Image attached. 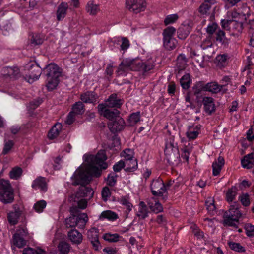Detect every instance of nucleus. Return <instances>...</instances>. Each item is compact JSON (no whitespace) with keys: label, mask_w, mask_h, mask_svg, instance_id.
Here are the masks:
<instances>
[{"label":"nucleus","mask_w":254,"mask_h":254,"mask_svg":"<svg viewBox=\"0 0 254 254\" xmlns=\"http://www.w3.org/2000/svg\"><path fill=\"white\" fill-rule=\"evenodd\" d=\"M33 62L38 66H44L43 75L46 77V87L48 91H52L56 89L60 83V77L62 76L63 69L56 64L52 62L48 64L40 59H33Z\"/></svg>","instance_id":"1"},{"label":"nucleus","mask_w":254,"mask_h":254,"mask_svg":"<svg viewBox=\"0 0 254 254\" xmlns=\"http://www.w3.org/2000/svg\"><path fill=\"white\" fill-rule=\"evenodd\" d=\"M154 66L155 65L151 61L143 62L135 59H125L119 64L117 72L119 75L125 74L128 69L145 73L153 69Z\"/></svg>","instance_id":"2"},{"label":"nucleus","mask_w":254,"mask_h":254,"mask_svg":"<svg viewBox=\"0 0 254 254\" xmlns=\"http://www.w3.org/2000/svg\"><path fill=\"white\" fill-rule=\"evenodd\" d=\"M241 205L238 201H234L230 206L229 210L225 211L223 214V225L237 227L234 222H238L242 213L240 210Z\"/></svg>","instance_id":"3"},{"label":"nucleus","mask_w":254,"mask_h":254,"mask_svg":"<svg viewBox=\"0 0 254 254\" xmlns=\"http://www.w3.org/2000/svg\"><path fill=\"white\" fill-rule=\"evenodd\" d=\"M151 192L155 196H160L164 201L168 198V192L166 191V186L160 177L153 179L150 184Z\"/></svg>","instance_id":"4"},{"label":"nucleus","mask_w":254,"mask_h":254,"mask_svg":"<svg viewBox=\"0 0 254 254\" xmlns=\"http://www.w3.org/2000/svg\"><path fill=\"white\" fill-rule=\"evenodd\" d=\"M85 161L94 165H98L101 169L105 170L108 167V163L106 162L107 159L106 151L100 150L96 155H84Z\"/></svg>","instance_id":"5"},{"label":"nucleus","mask_w":254,"mask_h":254,"mask_svg":"<svg viewBox=\"0 0 254 254\" xmlns=\"http://www.w3.org/2000/svg\"><path fill=\"white\" fill-rule=\"evenodd\" d=\"M164 153L169 163L173 164L174 162L179 160L180 157L179 151L177 144H175L174 140L170 139L169 142H166Z\"/></svg>","instance_id":"6"},{"label":"nucleus","mask_w":254,"mask_h":254,"mask_svg":"<svg viewBox=\"0 0 254 254\" xmlns=\"http://www.w3.org/2000/svg\"><path fill=\"white\" fill-rule=\"evenodd\" d=\"M88 221V217L86 213H80L77 217L71 216L65 220V224L67 228H75L79 226L80 228H84Z\"/></svg>","instance_id":"7"},{"label":"nucleus","mask_w":254,"mask_h":254,"mask_svg":"<svg viewBox=\"0 0 254 254\" xmlns=\"http://www.w3.org/2000/svg\"><path fill=\"white\" fill-rule=\"evenodd\" d=\"M107 105L104 103L99 104L97 108L100 114L107 119L109 121L114 120L117 117H120V112L117 109H109L107 108Z\"/></svg>","instance_id":"8"},{"label":"nucleus","mask_w":254,"mask_h":254,"mask_svg":"<svg viewBox=\"0 0 254 254\" xmlns=\"http://www.w3.org/2000/svg\"><path fill=\"white\" fill-rule=\"evenodd\" d=\"M73 185H87L91 181V176H89L87 171L82 170H79L77 173L74 174L72 178H73Z\"/></svg>","instance_id":"9"},{"label":"nucleus","mask_w":254,"mask_h":254,"mask_svg":"<svg viewBox=\"0 0 254 254\" xmlns=\"http://www.w3.org/2000/svg\"><path fill=\"white\" fill-rule=\"evenodd\" d=\"M127 7L129 11L138 13L145 10L146 4L145 0H126Z\"/></svg>","instance_id":"10"},{"label":"nucleus","mask_w":254,"mask_h":254,"mask_svg":"<svg viewBox=\"0 0 254 254\" xmlns=\"http://www.w3.org/2000/svg\"><path fill=\"white\" fill-rule=\"evenodd\" d=\"M126 126L125 120L120 117L109 121L108 127L112 133H116L123 130Z\"/></svg>","instance_id":"11"},{"label":"nucleus","mask_w":254,"mask_h":254,"mask_svg":"<svg viewBox=\"0 0 254 254\" xmlns=\"http://www.w3.org/2000/svg\"><path fill=\"white\" fill-rule=\"evenodd\" d=\"M87 238L92 245L95 251H98L101 248V245L99 240V229L92 228L87 232Z\"/></svg>","instance_id":"12"},{"label":"nucleus","mask_w":254,"mask_h":254,"mask_svg":"<svg viewBox=\"0 0 254 254\" xmlns=\"http://www.w3.org/2000/svg\"><path fill=\"white\" fill-rule=\"evenodd\" d=\"M13 208L14 211H10L7 213V220L10 225H15L18 223L22 213L18 204H14Z\"/></svg>","instance_id":"13"},{"label":"nucleus","mask_w":254,"mask_h":254,"mask_svg":"<svg viewBox=\"0 0 254 254\" xmlns=\"http://www.w3.org/2000/svg\"><path fill=\"white\" fill-rule=\"evenodd\" d=\"M124 103V100L118 97L117 93H113L106 100L104 104L107 105V107L110 108H120Z\"/></svg>","instance_id":"14"},{"label":"nucleus","mask_w":254,"mask_h":254,"mask_svg":"<svg viewBox=\"0 0 254 254\" xmlns=\"http://www.w3.org/2000/svg\"><path fill=\"white\" fill-rule=\"evenodd\" d=\"M205 112L209 115H211L215 112L216 106L214 99L211 97H204L202 100Z\"/></svg>","instance_id":"15"},{"label":"nucleus","mask_w":254,"mask_h":254,"mask_svg":"<svg viewBox=\"0 0 254 254\" xmlns=\"http://www.w3.org/2000/svg\"><path fill=\"white\" fill-rule=\"evenodd\" d=\"M99 98L98 94L94 91H87L80 95V99L85 103L95 104Z\"/></svg>","instance_id":"16"},{"label":"nucleus","mask_w":254,"mask_h":254,"mask_svg":"<svg viewBox=\"0 0 254 254\" xmlns=\"http://www.w3.org/2000/svg\"><path fill=\"white\" fill-rule=\"evenodd\" d=\"M69 240L73 245H78L83 241V235L75 228L70 230L67 233Z\"/></svg>","instance_id":"17"},{"label":"nucleus","mask_w":254,"mask_h":254,"mask_svg":"<svg viewBox=\"0 0 254 254\" xmlns=\"http://www.w3.org/2000/svg\"><path fill=\"white\" fill-rule=\"evenodd\" d=\"M191 30L192 23L181 24L177 30L178 38L181 40L185 39L190 33Z\"/></svg>","instance_id":"18"},{"label":"nucleus","mask_w":254,"mask_h":254,"mask_svg":"<svg viewBox=\"0 0 254 254\" xmlns=\"http://www.w3.org/2000/svg\"><path fill=\"white\" fill-rule=\"evenodd\" d=\"M33 188L39 189L40 192L45 193L48 190V184L46 181V178L43 177H38L36 178L33 183Z\"/></svg>","instance_id":"19"},{"label":"nucleus","mask_w":254,"mask_h":254,"mask_svg":"<svg viewBox=\"0 0 254 254\" xmlns=\"http://www.w3.org/2000/svg\"><path fill=\"white\" fill-rule=\"evenodd\" d=\"M14 200L13 188L9 190L0 191V201L4 204L11 203Z\"/></svg>","instance_id":"20"},{"label":"nucleus","mask_w":254,"mask_h":254,"mask_svg":"<svg viewBox=\"0 0 254 254\" xmlns=\"http://www.w3.org/2000/svg\"><path fill=\"white\" fill-rule=\"evenodd\" d=\"M68 8V5L65 2H62L58 5L56 11V18L58 21L64 19L67 14Z\"/></svg>","instance_id":"21"},{"label":"nucleus","mask_w":254,"mask_h":254,"mask_svg":"<svg viewBox=\"0 0 254 254\" xmlns=\"http://www.w3.org/2000/svg\"><path fill=\"white\" fill-rule=\"evenodd\" d=\"M93 195L94 191L91 187H87L86 185H82L79 187L76 196L91 198L93 196Z\"/></svg>","instance_id":"22"},{"label":"nucleus","mask_w":254,"mask_h":254,"mask_svg":"<svg viewBox=\"0 0 254 254\" xmlns=\"http://www.w3.org/2000/svg\"><path fill=\"white\" fill-rule=\"evenodd\" d=\"M3 71L5 73L4 76L9 77L13 80H16L20 77V70L17 67H6Z\"/></svg>","instance_id":"23"},{"label":"nucleus","mask_w":254,"mask_h":254,"mask_svg":"<svg viewBox=\"0 0 254 254\" xmlns=\"http://www.w3.org/2000/svg\"><path fill=\"white\" fill-rule=\"evenodd\" d=\"M27 244V241L24 238L19 237L18 234L13 235L12 239L11 240V245L12 249L15 250V247L21 248L24 247Z\"/></svg>","instance_id":"24"},{"label":"nucleus","mask_w":254,"mask_h":254,"mask_svg":"<svg viewBox=\"0 0 254 254\" xmlns=\"http://www.w3.org/2000/svg\"><path fill=\"white\" fill-rule=\"evenodd\" d=\"M216 40L220 42L224 48H228L230 40L226 37L225 32L219 29L216 33Z\"/></svg>","instance_id":"25"},{"label":"nucleus","mask_w":254,"mask_h":254,"mask_svg":"<svg viewBox=\"0 0 254 254\" xmlns=\"http://www.w3.org/2000/svg\"><path fill=\"white\" fill-rule=\"evenodd\" d=\"M62 125L57 123L55 124L50 129L48 133V137L49 139L52 140L56 138L62 130Z\"/></svg>","instance_id":"26"},{"label":"nucleus","mask_w":254,"mask_h":254,"mask_svg":"<svg viewBox=\"0 0 254 254\" xmlns=\"http://www.w3.org/2000/svg\"><path fill=\"white\" fill-rule=\"evenodd\" d=\"M225 164V160L222 156H219L217 159V161L213 163V175L214 176H217L220 174V172L222 168V167Z\"/></svg>","instance_id":"27"},{"label":"nucleus","mask_w":254,"mask_h":254,"mask_svg":"<svg viewBox=\"0 0 254 254\" xmlns=\"http://www.w3.org/2000/svg\"><path fill=\"white\" fill-rule=\"evenodd\" d=\"M102 170L100 167L99 168L95 165L90 163L86 171L89 176H91L92 181L93 177L98 178L101 176Z\"/></svg>","instance_id":"28"},{"label":"nucleus","mask_w":254,"mask_h":254,"mask_svg":"<svg viewBox=\"0 0 254 254\" xmlns=\"http://www.w3.org/2000/svg\"><path fill=\"white\" fill-rule=\"evenodd\" d=\"M205 91H209L213 93H217L220 92L223 88V86L218 85L215 82H211L204 83Z\"/></svg>","instance_id":"29"},{"label":"nucleus","mask_w":254,"mask_h":254,"mask_svg":"<svg viewBox=\"0 0 254 254\" xmlns=\"http://www.w3.org/2000/svg\"><path fill=\"white\" fill-rule=\"evenodd\" d=\"M100 10L99 4L94 3L93 0L88 1L86 6V11L91 15H95Z\"/></svg>","instance_id":"30"},{"label":"nucleus","mask_w":254,"mask_h":254,"mask_svg":"<svg viewBox=\"0 0 254 254\" xmlns=\"http://www.w3.org/2000/svg\"><path fill=\"white\" fill-rule=\"evenodd\" d=\"M177 41L174 38H163V46L167 50L174 49L177 45Z\"/></svg>","instance_id":"31"},{"label":"nucleus","mask_w":254,"mask_h":254,"mask_svg":"<svg viewBox=\"0 0 254 254\" xmlns=\"http://www.w3.org/2000/svg\"><path fill=\"white\" fill-rule=\"evenodd\" d=\"M191 79L190 74H185L180 80V85L184 90H188L191 85Z\"/></svg>","instance_id":"32"},{"label":"nucleus","mask_w":254,"mask_h":254,"mask_svg":"<svg viewBox=\"0 0 254 254\" xmlns=\"http://www.w3.org/2000/svg\"><path fill=\"white\" fill-rule=\"evenodd\" d=\"M76 115H82L85 111V105L82 101L75 102L72 106V111Z\"/></svg>","instance_id":"33"},{"label":"nucleus","mask_w":254,"mask_h":254,"mask_svg":"<svg viewBox=\"0 0 254 254\" xmlns=\"http://www.w3.org/2000/svg\"><path fill=\"white\" fill-rule=\"evenodd\" d=\"M238 189L236 186H232L229 189L226 194V199L229 203L232 202L235 199L237 194Z\"/></svg>","instance_id":"34"},{"label":"nucleus","mask_w":254,"mask_h":254,"mask_svg":"<svg viewBox=\"0 0 254 254\" xmlns=\"http://www.w3.org/2000/svg\"><path fill=\"white\" fill-rule=\"evenodd\" d=\"M44 67V66H38L34 62H33V81L39 79L41 74L43 73Z\"/></svg>","instance_id":"35"},{"label":"nucleus","mask_w":254,"mask_h":254,"mask_svg":"<svg viewBox=\"0 0 254 254\" xmlns=\"http://www.w3.org/2000/svg\"><path fill=\"white\" fill-rule=\"evenodd\" d=\"M127 167L125 169L127 172H132L135 171L138 168L137 159H130L125 163Z\"/></svg>","instance_id":"36"},{"label":"nucleus","mask_w":254,"mask_h":254,"mask_svg":"<svg viewBox=\"0 0 254 254\" xmlns=\"http://www.w3.org/2000/svg\"><path fill=\"white\" fill-rule=\"evenodd\" d=\"M140 112L139 111L131 113L128 116L127 119L129 126H132L135 125L140 121Z\"/></svg>","instance_id":"37"},{"label":"nucleus","mask_w":254,"mask_h":254,"mask_svg":"<svg viewBox=\"0 0 254 254\" xmlns=\"http://www.w3.org/2000/svg\"><path fill=\"white\" fill-rule=\"evenodd\" d=\"M100 218L107 219L110 221H115L118 218V216L117 213L112 211L106 210L101 213Z\"/></svg>","instance_id":"38"},{"label":"nucleus","mask_w":254,"mask_h":254,"mask_svg":"<svg viewBox=\"0 0 254 254\" xmlns=\"http://www.w3.org/2000/svg\"><path fill=\"white\" fill-rule=\"evenodd\" d=\"M121 236L117 233L111 234V233H106L103 236V238L106 241L110 243H115L119 241V239Z\"/></svg>","instance_id":"39"},{"label":"nucleus","mask_w":254,"mask_h":254,"mask_svg":"<svg viewBox=\"0 0 254 254\" xmlns=\"http://www.w3.org/2000/svg\"><path fill=\"white\" fill-rule=\"evenodd\" d=\"M228 245L230 248L235 252L238 253H244L246 252V249L244 247L241 245L239 243L234 242L233 241H229Z\"/></svg>","instance_id":"40"},{"label":"nucleus","mask_w":254,"mask_h":254,"mask_svg":"<svg viewBox=\"0 0 254 254\" xmlns=\"http://www.w3.org/2000/svg\"><path fill=\"white\" fill-rule=\"evenodd\" d=\"M22 173V169L19 167L16 166L11 169L9 173V176L10 178L17 180L21 176Z\"/></svg>","instance_id":"41"},{"label":"nucleus","mask_w":254,"mask_h":254,"mask_svg":"<svg viewBox=\"0 0 254 254\" xmlns=\"http://www.w3.org/2000/svg\"><path fill=\"white\" fill-rule=\"evenodd\" d=\"M194 95L200 94L201 92L205 91L204 82L202 81L196 82L192 88Z\"/></svg>","instance_id":"42"},{"label":"nucleus","mask_w":254,"mask_h":254,"mask_svg":"<svg viewBox=\"0 0 254 254\" xmlns=\"http://www.w3.org/2000/svg\"><path fill=\"white\" fill-rule=\"evenodd\" d=\"M70 248V245L66 242L61 241L58 245V250L63 254H67Z\"/></svg>","instance_id":"43"},{"label":"nucleus","mask_w":254,"mask_h":254,"mask_svg":"<svg viewBox=\"0 0 254 254\" xmlns=\"http://www.w3.org/2000/svg\"><path fill=\"white\" fill-rule=\"evenodd\" d=\"M47 202L44 200L38 201L33 206V208L38 213H41L46 207Z\"/></svg>","instance_id":"44"},{"label":"nucleus","mask_w":254,"mask_h":254,"mask_svg":"<svg viewBox=\"0 0 254 254\" xmlns=\"http://www.w3.org/2000/svg\"><path fill=\"white\" fill-rule=\"evenodd\" d=\"M118 175L115 173H110L108 174L105 180L107 182V184L110 187H114L117 183V178Z\"/></svg>","instance_id":"45"},{"label":"nucleus","mask_w":254,"mask_h":254,"mask_svg":"<svg viewBox=\"0 0 254 254\" xmlns=\"http://www.w3.org/2000/svg\"><path fill=\"white\" fill-rule=\"evenodd\" d=\"M129 199V195L127 194L126 196L121 197L120 200V202L123 205L126 206L128 211H130L133 205L131 203H130Z\"/></svg>","instance_id":"46"},{"label":"nucleus","mask_w":254,"mask_h":254,"mask_svg":"<svg viewBox=\"0 0 254 254\" xmlns=\"http://www.w3.org/2000/svg\"><path fill=\"white\" fill-rule=\"evenodd\" d=\"M176 29L172 26L167 27L163 31V38H173Z\"/></svg>","instance_id":"47"},{"label":"nucleus","mask_w":254,"mask_h":254,"mask_svg":"<svg viewBox=\"0 0 254 254\" xmlns=\"http://www.w3.org/2000/svg\"><path fill=\"white\" fill-rule=\"evenodd\" d=\"M193 126H188V129L189 131L186 132V136L190 140H194L196 139L200 132L197 131H191V129L193 128Z\"/></svg>","instance_id":"48"},{"label":"nucleus","mask_w":254,"mask_h":254,"mask_svg":"<svg viewBox=\"0 0 254 254\" xmlns=\"http://www.w3.org/2000/svg\"><path fill=\"white\" fill-rule=\"evenodd\" d=\"M12 187L8 180H5L4 179H0V190L5 191L9 190L12 189Z\"/></svg>","instance_id":"49"},{"label":"nucleus","mask_w":254,"mask_h":254,"mask_svg":"<svg viewBox=\"0 0 254 254\" xmlns=\"http://www.w3.org/2000/svg\"><path fill=\"white\" fill-rule=\"evenodd\" d=\"M239 200L242 204L245 207H248L250 205L251 202L248 193H243L239 197Z\"/></svg>","instance_id":"50"},{"label":"nucleus","mask_w":254,"mask_h":254,"mask_svg":"<svg viewBox=\"0 0 254 254\" xmlns=\"http://www.w3.org/2000/svg\"><path fill=\"white\" fill-rule=\"evenodd\" d=\"M179 17L177 14H170L166 16L164 20V24L167 26L169 24L175 23Z\"/></svg>","instance_id":"51"},{"label":"nucleus","mask_w":254,"mask_h":254,"mask_svg":"<svg viewBox=\"0 0 254 254\" xmlns=\"http://www.w3.org/2000/svg\"><path fill=\"white\" fill-rule=\"evenodd\" d=\"M212 4L208 3H205V2L202 3L199 7V12L201 14H207L211 8Z\"/></svg>","instance_id":"52"},{"label":"nucleus","mask_w":254,"mask_h":254,"mask_svg":"<svg viewBox=\"0 0 254 254\" xmlns=\"http://www.w3.org/2000/svg\"><path fill=\"white\" fill-rule=\"evenodd\" d=\"M228 59V55L227 54L218 55L216 58L218 64L222 66L226 65Z\"/></svg>","instance_id":"53"},{"label":"nucleus","mask_w":254,"mask_h":254,"mask_svg":"<svg viewBox=\"0 0 254 254\" xmlns=\"http://www.w3.org/2000/svg\"><path fill=\"white\" fill-rule=\"evenodd\" d=\"M214 202V199L211 197L209 198V199L205 201V206L209 212H213L215 210L216 206L215 205Z\"/></svg>","instance_id":"54"},{"label":"nucleus","mask_w":254,"mask_h":254,"mask_svg":"<svg viewBox=\"0 0 254 254\" xmlns=\"http://www.w3.org/2000/svg\"><path fill=\"white\" fill-rule=\"evenodd\" d=\"M102 197L104 201L106 202L107 201L108 198L111 196V192L108 187H104L102 190Z\"/></svg>","instance_id":"55"},{"label":"nucleus","mask_w":254,"mask_h":254,"mask_svg":"<svg viewBox=\"0 0 254 254\" xmlns=\"http://www.w3.org/2000/svg\"><path fill=\"white\" fill-rule=\"evenodd\" d=\"M14 145V142L12 140H8L6 142L4 145V147L2 150V154L6 155L8 153L9 151Z\"/></svg>","instance_id":"56"},{"label":"nucleus","mask_w":254,"mask_h":254,"mask_svg":"<svg viewBox=\"0 0 254 254\" xmlns=\"http://www.w3.org/2000/svg\"><path fill=\"white\" fill-rule=\"evenodd\" d=\"M125 166V162L123 160H121L115 164L113 166V169L114 172H119L121 171Z\"/></svg>","instance_id":"57"},{"label":"nucleus","mask_w":254,"mask_h":254,"mask_svg":"<svg viewBox=\"0 0 254 254\" xmlns=\"http://www.w3.org/2000/svg\"><path fill=\"white\" fill-rule=\"evenodd\" d=\"M150 209L155 213L163 211V207L159 201L155 202L154 206H150Z\"/></svg>","instance_id":"58"},{"label":"nucleus","mask_w":254,"mask_h":254,"mask_svg":"<svg viewBox=\"0 0 254 254\" xmlns=\"http://www.w3.org/2000/svg\"><path fill=\"white\" fill-rule=\"evenodd\" d=\"M182 154L181 157L184 159L187 162L189 161V155L191 152V150L187 148L186 146L181 149Z\"/></svg>","instance_id":"59"},{"label":"nucleus","mask_w":254,"mask_h":254,"mask_svg":"<svg viewBox=\"0 0 254 254\" xmlns=\"http://www.w3.org/2000/svg\"><path fill=\"white\" fill-rule=\"evenodd\" d=\"M148 209H140L136 213V216L140 219H144L148 217Z\"/></svg>","instance_id":"60"},{"label":"nucleus","mask_w":254,"mask_h":254,"mask_svg":"<svg viewBox=\"0 0 254 254\" xmlns=\"http://www.w3.org/2000/svg\"><path fill=\"white\" fill-rule=\"evenodd\" d=\"M254 160L243 159L241 160V164L243 168L250 169L253 167Z\"/></svg>","instance_id":"61"},{"label":"nucleus","mask_w":254,"mask_h":254,"mask_svg":"<svg viewBox=\"0 0 254 254\" xmlns=\"http://www.w3.org/2000/svg\"><path fill=\"white\" fill-rule=\"evenodd\" d=\"M176 91V85L174 82L171 81L167 87V93L171 96L174 95Z\"/></svg>","instance_id":"62"},{"label":"nucleus","mask_w":254,"mask_h":254,"mask_svg":"<svg viewBox=\"0 0 254 254\" xmlns=\"http://www.w3.org/2000/svg\"><path fill=\"white\" fill-rule=\"evenodd\" d=\"M217 28L218 25L215 23H213L212 24L209 25L207 26L206 30L207 33L210 35H212L215 32Z\"/></svg>","instance_id":"63"},{"label":"nucleus","mask_w":254,"mask_h":254,"mask_svg":"<svg viewBox=\"0 0 254 254\" xmlns=\"http://www.w3.org/2000/svg\"><path fill=\"white\" fill-rule=\"evenodd\" d=\"M246 234L249 237L254 236V226L252 224H248L245 228Z\"/></svg>","instance_id":"64"}]
</instances>
